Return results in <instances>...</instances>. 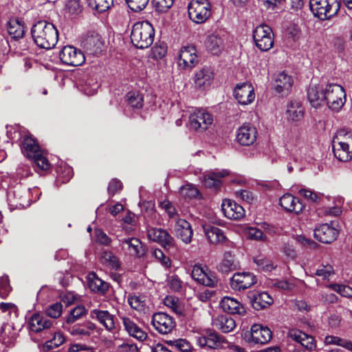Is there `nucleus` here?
Instances as JSON below:
<instances>
[{
    "label": "nucleus",
    "instance_id": "1",
    "mask_svg": "<svg viewBox=\"0 0 352 352\" xmlns=\"http://www.w3.org/2000/svg\"><path fill=\"white\" fill-rule=\"evenodd\" d=\"M31 33L34 43L41 48L52 49L58 42V30L52 23L46 21L36 23L32 28Z\"/></svg>",
    "mask_w": 352,
    "mask_h": 352
},
{
    "label": "nucleus",
    "instance_id": "2",
    "mask_svg": "<svg viewBox=\"0 0 352 352\" xmlns=\"http://www.w3.org/2000/svg\"><path fill=\"white\" fill-rule=\"evenodd\" d=\"M154 36V28L149 22L139 21L133 25L131 40L137 48L144 49L153 44Z\"/></svg>",
    "mask_w": 352,
    "mask_h": 352
},
{
    "label": "nucleus",
    "instance_id": "3",
    "mask_svg": "<svg viewBox=\"0 0 352 352\" xmlns=\"http://www.w3.org/2000/svg\"><path fill=\"white\" fill-rule=\"evenodd\" d=\"M38 191V189L27 188L22 186H15L10 189L7 194L8 204L12 210L22 209L29 206L31 202L37 199L33 197V193Z\"/></svg>",
    "mask_w": 352,
    "mask_h": 352
},
{
    "label": "nucleus",
    "instance_id": "4",
    "mask_svg": "<svg viewBox=\"0 0 352 352\" xmlns=\"http://www.w3.org/2000/svg\"><path fill=\"white\" fill-rule=\"evenodd\" d=\"M332 147L334 156L340 162L352 159V136L343 131L338 132L333 138Z\"/></svg>",
    "mask_w": 352,
    "mask_h": 352
},
{
    "label": "nucleus",
    "instance_id": "5",
    "mask_svg": "<svg viewBox=\"0 0 352 352\" xmlns=\"http://www.w3.org/2000/svg\"><path fill=\"white\" fill-rule=\"evenodd\" d=\"M313 14L321 20L330 19L340 9V0H309Z\"/></svg>",
    "mask_w": 352,
    "mask_h": 352
},
{
    "label": "nucleus",
    "instance_id": "6",
    "mask_svg": "<svg viewBox=\"0 0 352 352\" xmlns=\"http://www.w3.org/2000/svg\"><path fill=\"white\" fill-rule=\"evenodd\" d=\"M346 102L344 88L338 84H329L325 87V104L333 111H339Z\"/></svg>",
    "mask_w": 352,
    "mask_h": 352
},
{
    "label": "nucleus",
    "instance_id": "7",
    "mask_svg": "<svg viewBox=\"0 0 352 352\" xmlns=\"http://www.w3.org/2000/svg\"><path fill=\"white\" fill-rule=\"evenodd\" d=\"M210 8L208 0H191L188 6L189 18L196 23H202L209 18Z\"/></svg>",
    "mask_w": 352,
    "mask_h": 352
},
{
    "label": "nucleus",
    "instance_id": "8",
    "mask_svg": "<svg viewBox=\"0 0 352 352\" xmlns=\"http://www.w3.org/2000/svg\"><path fill=\"white\" fill-rule=\"evenodd\" d=\"M253 39L256 46L262 52L270 50L274 43L272 30L265 24L258 25L254 29Z\"/></svg>",
    "mask_w": 352,
    "mask_h": 352
},
{
    "label": "nucleus",
    "instance_id": "9",
    "mask_svg": "<svg viewBox=\"0 0 352 352\" xmlns=\"http://www.w3.org/2000/svg\"><path fill=\"white\" fill-rule=\"evenodd\" d=\"M197 344L203 349H219L223 347L226 343L225 338L219 336L216 331L211 329H206L198 333L195 337Z\"/></svg>",
    "mask_w": 352,
    "mask_h": 352
},
{
    "label": "nucleus",
    "instance_id": "10",
    "mask_svg": "<svg viewBox=\"0 0 352 352\" xmlns=\"http://www.w3.org/2000/svg\"><path fill=\"white\" fill-rule=\"evenodd\" d=\"M192 278L201 285L214 287L218 283V279L207 266L195 265L193 266Z\"/></svg>",
    "mask_w": 352,
    "mask_h": 352
},
{
    "label": "nucleus",
    "instance_id": "11",
    "mask_svg": "<svg viewBox=\"0 0 352 352\" xmlns=\"http://www.w3.org/2000/svg\"><path fill=\"white\" fill-rule=\"evenodd\" d=\"M213 118L204 109H200L191 113L189 117V124L191 129L203 131L212 124Z\"/></svg>",
    "mask_w": 352,
    "mask_h": 352
},
{
    "label": "nucleus",
    "instance_id": "12",
    "mask_svg": "<svg viewBox=\"0 0 352 352\" xmlns=\"http://www.w3.org/2000/svg\"><path fill=\"white\" fill-rule=\"evenodd\" d=\"M256 281V276L251 272H236L230 278V285L233 290L241 292L251 287Z\"/></svg>",
    "mask_w": 352,
    "mask_h": 352
},
{
    "label": "nucleus",
    "instance_id": "13",
    "mask_svg": "<svg viewBox=\"0 0 352 352\" xmlns=\"http://www.w3.org/2000/svg\"><path fill=\"white\" fill-rule=\"evenodd\" d=\"M198 63L197 50L194 45L183 46L179 50L177 63L183 69L194 67Z\"/></svg>",
    "mask_w": 352,
    "mask_h": 352
},
{
    "label": "nucleus",
    "instance_id": "14",
    "mask_svg": "<svg viewBox=\"0 0 352 352\" xmlns=\"http://www.w3.org/2000/svg\"><path fill=\"white\" fill-rule=\"evenodd\" d=\"M59 57L63 63L74 67L81 65L85 60L83 53L70 45L65 46L62 49Z\"/></svg>",
    "mask_w": 352,
    "mask_h": 352
},
{
    "label": "nucleus",
    "instance_id": "15",
    "mask_svg": "<svg viewBox=\"0 0 352 352\" xmlns=\"http://www.w3.org/2000/svg\"><path fill=\"white\" fill-rule=\"evenodd\" d=\"M151 324L161 334H168L175 327L173 318L164 312H157L153 315Z\"/></svg>",
    "mask_w": 352,
    "mask_h": 352
},
{
    "label": "nucleus",
    "instance_id": "16",
    "mask_svg": "<svg viewBox=\"0 0 352 352\" xmlns=\"http://www.w3.org/2000/svg\"><path fill=\"white\" fill-rule=\"evenodd\" d=\"M272 331L268 327L258 324H253L250 332L246 335L247 341L249 343L261 344L268 342L272 339Z\"/></svg>",
    "mask_w": 352,
    "mask_h": 352
},
{
    "label": "nucleus",
    "instance_id": "17",
    "mask_svg": "<svg viewBox=\"0 0 352 352\" xmlns=\"http://www.w3.org/2000/svg\"><path fill=\"white\" fill-rule=\"evenodd\" d=\"M234 96L239 104L242 105L249 104L255 98L254 88L248 82L237 84L234 90Z\"/></svg>",
    "mask_w": 352,
    "mask_h": 352
},
{
    "label": "nucleus",
    "instance_id": "18",
    "mask_svg": "<svg viewBox=\"0 0 352 352\" xmlns=\"http://www.w3.org/2000/svg\"><path fill=\"white\" fill-rule=\"evenodd\" d=\"M148 238L158 243L164 248H170L174 245L173 237L165 230L157 228H150L147 230Z\"/></svg>",
    "mask_w": 352,
    "mask_h": 352
},
{
    "label": "nucleus",
    "instance_id": "19",
    "mask_svg": "<svg viewBox=\"0 0 352 352\" xmlns=\"http://www.w3.org/2000/svg\"><path fill=\"white\" fill-rule=\"evenodd\" d=\"M221 210L226 217L233 220H241L245 217L244 208L234 201L226 199L221 204Z\"/></svg>",
    "mask_w": 352,
    "mask_h": 352
},
{
    "label": "nucleus",
    "instance_id": "20",
    "mask_svg": "<svg viewBox=\"0 0 352 352\" xmlns=\"http://www.w3.org/2000/svg\"><path fill=\"white\" fill-rule=\"evenodd\" d=\"M256 129L250 124L240 126L236 131V141L242 146H250L256 140Z\"/></svg>",
    "mask_w": 352,
    "mask_h": 352
},
{
    "label": "nucleus",
    "instance_id": "21",
    "mask_svg": "<svg viewBox=\"0 0 352 352\" xmlns=\"http://www.w3.org/2000/svg\"><path fill=\"white\" fill-rule=\"evenodd\" d=\"M193 80L197 89H206L214 80L213 72L210 67H204L195 72Z\"/></svg>",
    "mask_w": 352,
    "mask_h": 352
},
{
    "label": "nucleus",
    "instance_id": "22",
    "mask_svg": "<svg viewBox=\"0 0 352 352\" xmlns=\"http://www.w3.org/2000/svg\"><path fill=\"white\" fill-rule=\"evenodd\" d=\"M82 46L89 54H97L102 50L103 41L99 34L89 32L82 41Z\"/></svg>",
    "mask_w": 352,
    "mask_h": 352
},
{
    "label": "nucleus",
    "instance_id": "23",
    "mask_svg": "<svg viewBox=\"0 0 352 352\" xmlns=\"http://www.w3.org/2000/svg\"><path fill=\"white\" fill-rule=\"evenodd\" d=\"M174 232L176 236L184 243L189 244L191 242L193 231L191 225L186 220L178 218L174 226Z\"/></svg>",
    "mask_w": 352,
    "mask_h": 352
},
{
    "label": "nucleus",
    "instance_id": "24",
    "mask_svg": "<svg viewBox=\"0 0 352 352\" xmlns=\"http://www.w3.org/2000/svg\"><path fill=\"white\" fill-rule=\"evenodd\" d=\"M314 236L323 243H330L337 239L338 231L328 223H324L315 228Z\"/></svg>",
    "mask_w": 352,
    "mask_h": 352
},
{
    "label": "nucleus",
    "instance_id": "25",
    "mask_svg": "<svg viewBox=\"0 0 352 352\" xmlns=\"http://www.w3.org/2000/svg\"><path fill=\"white\" fill-rule=\"evenodd\" d=\"M19 328H16L12 323H5L0 331V340L6 346H13L19 336Z\"/></svg>",
    "mask_w": 352,
    "mask_h": 352
},
{
    "label": "nucleus",
    "instance_id": "26",
    "mask_svg": "<svg viewBox=\"0 0 352 352\" xmlns=\"http://www.w3.org/2000/svg\"><path fill=\"white\" fill-rule=\"evenodd\" d=\"M90 317L98 320L107 330L112 331L116 329L115 316L108 311L93 309L90 312Z\"/></svg>",
    "mask_w": 352,
    "mask_h": 352
},
{
    "label": "nucleus",
    "instance_id": "27",
    "mask_svg": "<svg viewBox=\"0 0 352 352\" xmlns=\"http://www.w3.org/2000/svg\"><path fill=\"white\" fill-rule=\"evenodd\" d=\"M68 324H63V328L67 331L72 336H80L81 338H87L91 335V331H94L96 326L94 323L87 321L82 324H77L73 326H67Z\"/></svg>",
    "mask_w": 352,
    "mask_h": 352
},
{
    "label": "nucleus",
    "instance_id": "28",
    "mask_svg": "<svg viewBox=\"0 0 352 352\" xmlns=\"http://www.w3.org/2000/svg\"><path fill=\"white\" fill-rule=\"evenodd\" d=\"M294 83L292 76L285 71L278 73L275 78L274 87L276 91L282 95L287 94Z\"/></svg>",
    "mask_w": 352,
    "mask_h": 352
},
{
    "label": "nucleus",
    "instance_id": "29",
    "mask_svg": "<svg viewBox=\"0 0 352 352\" xmlns=\"http://www.w3.org/2000/svg\"><path fill=\"white\" fill-rule=\"evenodd\" d=\"M121 319L124 330L127 332L129 336H131L140 342H143L147 338L146 333L131 318L122 316L121 317Z\"/></svg>",
    "mask_w": 352,
    "mask_h": 352
},
{
    "label": "nucleus",
    "instance_id": "30",
    "mask_svg": "<svg viewBox=\"0 0 352 352\" xmlns=\"http://www.w3.org/2000/svg\"><path fill=\"white\" fill-rule=\"evenodd\" d=\"M280 206L287 212L298 214L302 211L304 206L300 200L289 193L283 195L279 199Z\"/></svg>",
    "mask_w": 352,
    "mask_h": 352
},
{
    "label": "nucleus",
    "instance_id": "31",
    "mask_svg": "<svg viewBox=\"0 0 352 352\" xmlns=\"http://www.w3.org/2000/svg\"><path fill=\"white\" fill-rule=\"evenodd\" d=\"M288 336L291 339L300 344L307 350L312 351L316 347L314 338L300 330L291 329L289 331Z\"/></svg>",
    "mask_w": 352,
    "mask_h": 352
},
{
    "label": "nucleus",
    "instance_id": "32",
    "mask_svg": "<svg viewBox=\"0 0 352 352\" xmlns=\"http://www.w3.org/2000/svg\"><path fill=\"white\" fill-rule=\"evenodd\" d=\"M28 325L32 331L38 333L44 329H49L52 325V321L45 315L34 314L30 318Z\"/></svg>",
    "mask_w": 352,
    "mask_h": 352
},
{
    "label": "nucleus",
    "instance_id": "33",
    "mask_svg": "<svg viewBox=\"0 0 352 352\" xmlns=\"http://www.w3.org/2000/svg\"><path fill=\"white\" fill-rule=\"evenodd\" d=\"M206 46L208 52L214 55H219L224 47V40L221 34L214 32L208 36Z\"/></svg>",
    "mask_w": 352,
    "mask_h": 352
},
{
    "label": "nucleus",
    "instance_id": "34",
    "mask_svg": "<svg viewBox=\"0 0 352 352\" xmlns=\"http://www.w3.org/2000/svg\"><path fill=\"white\" fill-rule=\"evenodd\" d=\"M307 98L313 107H320L325 104V88L320 85L310 86L307 91Z\"/></svg>",
    "mask_w": 352,
    "mask_h": 352
},
{
    "label": "nucleus",
    "instance_id": "35",
    "mask_svg": "<svg viewBox=\"0 0 352 352\" xmlns=\"http://www.w3.org/2000/svg\"><path fill=\"white\" fill-rule=\"evenodd\" d=\"M221 307L226 312L231 314L242 315L245 313V309L242 304L237 300L225 296L220 302Z\"/></svg>",
    "mask_w": 352,
    "mask_h": 352
},
{
    "label": "nucleus",
    "instance_id": "36",
    "mask_svg": "<svg viewBox=\"0 0 352 352\" xmlns=\"http://www.w3.org/2000/svg\"><path fill=\"white\" fill-rule=\"evenodd\" d=\"M229 174V170L226 169L209 172L203 177V183L207 188H217L221 186L220 179Z\"/></svg>",
    "mask_w": 352,
    "mask_h": 352
},
{
    "label": "nucleus",
    "instance_id": "37",
    "mask_svg": "<svg viewBox=\"0 0 352 352\" xmlns=\"http://www.w3.org/2000/svg\"><path fill=\"white\" fill-rule=\"evenodd\" d=\"M213 326L223 333H229L236 327L235 320L228 315H219L212 320Z\"/></svg>",
    "mask_w": 352,
    "mask_h": 352
},
{
    "label": "nucleus",
    "instance_id": "38",
    "mask_svg": "<svg viewBox=\"0 0 352 352\" xmlns=\"http://www.w3.org/2000/svg\"><path fill=\"white\" fill-rule=\"evenodd\" d=\"M205 235L209 242L212 244H219L227 241L223 230L214 226H204Z\"/></svg>",
    "mask_w": 352,
    "mask_h": 352
},
{
    "label": "nucleus",
    "instance_id": "39",
    "mask_svg": "<svg viewBox=\"0 0 352 352\" xmlns=\"http://www.w3.org/2000/svg\"><path fill=\"white\" fill-rule=\"evenodd\" d=\"M87 279L89 289L94 292L104 294L109 288V284L100 278L94 272L89 273Z\"/></svg>",
    "mask_w": 352,
    "mask_h": 352
},
{
    "label": "nucleus",
    "instance_id": "40",
    "mask_svg": "<svg viewBox=\"0 0 352 352\" xmlns=\"http://www.w3.org/2000/svg\"><path fill=\"white\" fill-rule=\"evenodd\" d=\"M286 116L289 120L298 122L304 116V109L300 102L294 100L287 104Z\"/></svg>",
    "mask_w": 352,
    "mask_h": 352
},
{
    "label": "nucleus",
    "instance_id": "41",
    "mask_svg": "<svg viewBox=\"0 0 352 352\" xmlns=\"http://www.w3.org/2000/svg\"><path fill=\"white\" fill-rule=\"evenodd\" d=\"M217 268L219 272L225 274L235 270L237 268V263L235 262L234 255L230 252H226Z\"/></svg>",
    "mask_w": 352,
    "mask_h": 352
},
{
    "label": "nucleus",
    "instance_id": "42",
    "mask_svg": "<svg viewBox=\"0 0 352 352\" xmlns=\"http://www.w3.org/2000/svg\"><path fill=\"white\" fill-rule=\"evenodd\" d=\"M8 34L14 39L22 38L25 33L23 23L19 19H11L7 24Z\"/></svg>",
    "mask_w": 352,
    "mask_h": 352
},
{
    "label": "nucleus",
    "instance_id": "43",
    "mask_svg": "<svg viewBox=\"0 0 352 352\" xmlns=\"http://www.w3.org/2000/svg\"><path fill=\"white\" fill-rule=\"evenodd\" d=\"M22 152L28 158L35 156L41 150L38 146L36 144L35 140L29 136H25L21 146Z\"/></svg>",
    "mask_w": 352,
    "mask_h": 352
},
{
    "label": "nucleus",
    "instance_id": "44",
    "mask_svg": "<svg viewBox=\"0 0 352 352\" xmlns=\"http://www.w3.org/2000/svg\"><path fill=\"white\" fill-rule=\"evenodd\" d=\"M122 244L126 245V249L131 255L141 256L143 254L142 243L137 238L124 239L122 240Z\"/></svg>",
    "mask_w": 352,
    "mask_h": 352
},
{
    "label": "nucleus",
    "instance_id": "45",
    "mask_svg": "<svg viewBox=\"0 0 352 352\" xmlns=\"http://www.w3.org/2000/svg\"><path fill=\"white\" fill-rule=\"evenodd\" d=\"M272 302V298L266 292H261L255 294L252 299L253 307L258 310L265 308L271 305Z\"/></svg>",
    "mask_w": 352,
    "mask_h": 352
},
{
    "label": "nucleus",
    "instance_id": "46",
    "mask_svg": "<svg viewBox=\"0 0 352 352\" xmlns=\"http://www.w3.org/2000/svg\"><path fill=\"white\" fill-rule=\"evenodd\" d=\"M87 314V309L84 305H77L69 311V314L66 318V324H72L76 320L82 318Z\"/></svg>",
    "mask_w": 352,
    "mask_h": 352
},
{
    "label": "nucleus",
    "instance_id": "47",
    "mask_svg": "<svg viewBox=\"0 0 352 352\" xmlns=\"http://www.w3.org/2000/svg\"><path fill=\"white\" fill-rule=\"evenodd\" d=\"M100 261L102 264L114 270H118L120 267L117 257L109 251H104L101 254Z\"/></svg>",
    "mask_w": 352,
    "mask_h": 352
},
{
    "label": "nucleus",
    "instance_id": "48",
    "mask_svg": "<svg viewBox=\"0 0 352 352\" xmlns=\"http://www.w3.org/2000/svg\"><path fill=\"white\" fill-rule=\"evenodd\" d=\"M254 262L256 263L258 270L263 272H271L276 267V265L270 258H268L262 255L254 257Z\"/></svg>",
    "mask_w": 352,
    "mask_h": 352
},
{
    "label": "nucleus",
    "instance_id": "49",
    "mask_svg": "<svg viewBox=\"0 0 352 352\" xmlns=\"http://www.w3.org/2000/svg\"><path fill=\"white\" fill-rule=\"evenodd\" d=\"M87 4L92 10L98 12L108 10L113 5V0H87Z\"/></svg>",
    "mask_w": 352,
    "mask_h": 352
},
{
    "label": "nucleus",
    "instance_id": "50",
    "mask_svg": "<svg viewBox=\"0 0 352 352\" xmlns=\"http://www.w3.org/2000/svg\"><path fill=\"white\" fill-rule=\"evenodd\" d=\"M126 100L128 104L132 107L135 109H140L143 106L142 96L137 92L130 91L126 96Z\"/></svg>",
    "mask_w": 352,
    "mask_h": 352
},
{
    "label": "nucleus",
    "instance_id": "51",
    "mask_svg": "<svg viewBox=\"0 0 352 352\" xmlns=\"http://www.w3.org/2000/svg\"><path fill=\"white\" fill-rule=\"evenodd\" d=\"M179 193L183 197L187 199L197 198L200 195L199 190L192 184L182 186L179 189Z\"/></svg>",
    "mask_w": 352,
    "mask_h": 352
},
{
    "label": "nucleus",
    "instance_id": "52",
    "mask_svg": "<svg viewBox=\"0 0 352 352\" xmlns=\"http://www.w3.org/2000/svg\"><path fill=\"white\" fill-rule=\"evenodd\" d=\"M34 160V162L36 167L41 170H48L50 167V164L48 160L43 155V152L41 151L35 156L31 157Z\"/></svg>",
    "mask_w": 352,
    "mask_h": 352
},
{
    "label": "nucleus",
    "instance_id": "53",
    "mask_svg": "<svg viewBox=\"0 0 352 352\" xmlns=\"http://www.w3.org/2000/svg\"><path fill=\"white\" fill-rule=\"evenodd\" d=\"M152 5L157 12H166L173 6V0H152Z\"/></svg>",
    "mask_w": 352,
    "mask_h": 352
},
{
    "label": "nucleus",
    "instance_id": "54",
    "mask_svg": "<svg viewBox=\"0 0 352 352\" xmlns=\"http://www.w3.org/2000/svg\"><path fill=\"white\" fill-rule=\"evenodd\" d=\"M167 343L170 346H175L182 352H190L192 350L191 344L185 339L169 340Z\"/></svg>",
    "mask_w": 352,
    "mask_h": 352
},
{
    "label": "nucleus",
    "instance_id": "55",
    "mask_svg": "<svg viewBox=\"0 0 352 352\" xmlns=\"http://www.w3.org/2000/svg\"><path fill=\"white\" fill-rule=\"evenodd\" d=\"M66 12L71 16H76L82 12L80 0H69L65 5Z\"/></svg>",
    "mask_w": 352,
    "mask_h": 352
},
{
    "label": "nucleus",
    "instance_id": "56",
    "mask_svg": "<svg viewBox=\"0 0 352 352\" xmlns=\"http://www.w3.org/2000/svg\"><path fill=\"white\" fill-rule=\"evenodd\" d=\"M128 302L132 309L141 311L145 306V300L144 296H131L128 298Z\"/></svg>",
    "mask_w": 352,
    "mask_h": 352
},
{
    "label": "nucleus",
    "instance_id": "57",
    "mask_svg": "<svg viewBox=\"0 0 352 352\" xmlns=\"http://www.w3.org/2000/svg\"><path fill=\"white\" fill-rule=\"evenodd\" d=\"M246 234L250 239L265 241L267 239V236L263 234L261 230L251 227L247 229Z\"/></svg>",
    "mask_w": 352,
    "mask_h": 352
},
{
    "label": "nucleus",
    "instance_id": "58",
    "mask_svg": "<svg viewBox=\"0 0 352 352\" xmlns=\"http://www.w3.org/2000/svg\"><path fill=\"white\" fill-rule=\"evenodd\" d=\"M125 1L132 11L140 12L146 7L149 0H125Z\"/></svg>",
    "mask_w": 352,
    "mask_h": 352
},
{
    "label": "nucleus",
    "instance_id": "59",
    "mask_svg": "<svg viewBox=\"0 0 352 352\" xmlns=\"http://www.w3.org/2000/svg\"><path fill=\"white\" fill-rule=\"evenodd\" d=\"M152 255L165 267L168 268L171 266V261L166 256L160 249H155Z\"/></svg>",
    "mask_w": 352,
    "mask_h": 352
},
{
    "label": "nucleus",
    "instance_id": "60",
    "mask_svg": "<svg viewBox=\"0 0 352 352\" xmlns=\"http://www.w3.org/2000/svg\"><path fill=\"white\" fill-rule=\"evenodd\" d=\"M63 305L60 302H56L50 305L47 309V316L52 318H58L62 314Z\"/></svg>",
    "mask_w": 352,
    "mask_h": 352
},
{
    "label": "nucleus",
    "instance_id": "61",
    "mask_svg": "<svg viewBox=\"0 0 352 352\" xmlns=\"http://www.w3.org/2000/svg\"><path fill=\"white\" fill-rule=\"evenodd\" d=\"M160 207L165 210L170 218H175L178 215L175 208L168 200L161 201Z\"/></svg>",
    "mask_w": 352,
    "mask_h": 352
},
{
    "label": "nucleus",
    "instance_id": "62",
    "mask_svg": "<svg viewBox=\"0 0 352 352\" xmlns=\"http://www.w3.org/2000/svg\"><path fill=\"white\" fill-rule=\"evenodd\" d=\"M298 193L305 197L307 200H310L313 202H317L320 199L322 195L320 193H318L316 192H314L309 189L302 188L299 190Z\"/></svg>",
    "mask_w": 352,
    "mask_h": 352
},
{
    "label": "nucleus",
    "instance_id": "63",
    "mask_svg": "<svg viewBox=\"0 0 352 352\" xmlns=\"http://www.w3.org/2000/svg\"><path fill=\"white\" fill-rule=\"evenodd\" d=\"M333 267L329 265H322L318 268L316 272V275L322 277L323 279H328L333 275Z\"/></svg>",
    "mask_w": 352,
    "mask_h": 352
},
{
    "label": "nucleus",
    "instance_id": "64",
    "mask_svg": "<svg viewBox=\"0 0 352 352\" xmlns=\"http://www.w3.org/2000/svg\"><path fill=\"white\" fill-rule=\"evenodd\" d=\"M169 288L174 292H180L182 289V281L177 276H171L168 283Z\"/></svg>",
    "mask_w": 352,
    "mask_h": 352
}]
</instances>
